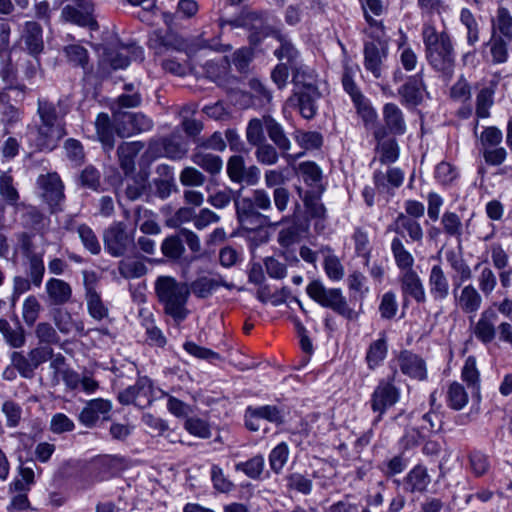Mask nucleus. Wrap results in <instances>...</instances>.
Returning <instances> with one entry per match:
<instances>
[{"mask_svg":"<svg viewBox=\"0 0 512 512\" xmlns=\"http://www.w3.org/2000/svg\"><path fill=\"white\" fill-rule=\"evenodd\" d=\"M232 200L237 220L247 231H256L265 226H277L286 222V217L273 222L269 215L263 213L273 211V204L269 193L262 188L252 190L247 196H241L240 192L234 196L231 189L217 191L209 195L207 202L216 209H223Z\"/></svg>","mask_w":512,"mask_h":512,"instance_id":"obj_1","label":"nucleus"},{"mask_svg":"<svg viewBox=\"0 0 512 512\" xmlns=\"http://www.w3.org/2000/svg\"><path fill=\"white\" fill-rule=\"evenodd\" d=\"M422 36L427 62L443 81L449 82L455 69V53L450 36L445 32L438 33L433 26H425Z\"/></svg>","mask_w":512,"mask_h":512,"instance_id":"obj_2","label":"nucleus"},{"mask_svg":"<svg viewBox=\"0 0 512 512\" xmlns=\"http://www.w3.org/2000/svg\"><path fill=\"white\" fill-rule=\"evenodd\" d=\"M155 293L163 311L179 325L190 314L187 302L190 296L189 285L179 282L172 276H159L155 281Z\"/></svg>","mask_w":512,"mask_h":512,"instance_id":"obj_3","label":"nucleus"},{"mask_svg":"<svg viewBox=\"0 0 512 512\" xmlns=\"http://www.w3.org/2000/svg\"><path fill=\"white\" fill-rule=\"evenodd\" d=\"M370 38L364 42V67L378 79L382 76L384 62L388 56V42L384 27L377 25L374 30L364 31Z\"/></svg>","mask_w":512,"mask_h":512,"instance_id":"obj_4","label":"nucleus"},{"mask_svg":"<svg viewBox=\"0 0 512 512\" xmlns=\"http://www.w3.org/2000/svg\"><path fill=\"white\" fill-rule=\"evenodd\" d=\"M306 292L308 296L322 307L329 308L337 314L352 320L356 313L349 307L342 291L338 288H326L319 280L311 281Z\"/></svg>","mask_w":512,"mask_h":512,"instance_id":"obj_5","label":"nucleus"},{"mask_svg":"<svg viewBox=\"0 0 512 512\" xmlns=\"http://www.w3.org/2000/svg\"><path fill=\"white\" fill-rule=\"evenodd\" d=\"M105 251L112 257H124L135 248L134 232L122 221L113 222L103 232Z\"/></svg>","mask_w":512,"mask_h":512,"instance_id":"obj_6","label":"nucleus"},{"mask_svg":"<svg viewBox=\"0 0 512 512\" xmlns=\"http://www.w3.org/2000/svg\"><path fill=\"white\" fill-rule=\"evenodd\" d=\"M225 25L250 30L249 41L252 45H258L271 32V27L265 23L262 14L258 12H246L230 20L220 19L219 26L223 28Z\"/></svg>","mask_w":512,"mask_h":512,"instance_id":"obj_7","label":"nucleus"},{"mask_svg":"<svg viewBox=\"0 0 512 512\" xmlns=\"http://www.w3.org/2000/svg\"><path fill=\"white\" fill-rule=\"evenodd\" d=\"M36 183L40 189V197L48 205L50 212L55 213L61 210L65 195L60 176L56 172L41 174Z\"/></svg>","mask_w":512,"mask_h":512,"instance_id":"obj_8","label":"nucleus"},{"mask_svg":"<svg viewBox=\"0 0 512 512\" xmlns=\"http://www.w3.org/2000/svg\"><path fill=\"white\" fill-rule=\"evenodd\" d=\"M187 152V144L182 141L181 136L171 134L160 139H152L145 154L152 159L167 157L172 160H180L185 157Z\"/></svg>","mask_w":512,"mask_h":512,"instance_id":"obj_9","label":"nucleus"},{"mask_svg":"<svg viewBox=\"0 0 512 512\" xmlns=\"http://www.w3.org/2000/svg\"><path fill=\"white\" fill-rule=\"evenodd\" d=\"M113 124L115 132L122 138L149 131L153 127L152 120L146 115L120 110L114 114Z\"/></svg>","mask_w":512,"mask_h":512,"instance_id":"obj_10","label":"nucleus"},{"mask_svg":"<svg viewBox=\"0 0 512 512\" xmlns=\"http://www.w3.org/2000/svg\"><path fill=\"white\" fill-rule=\"evenodd\" d=\"M61 17L70 23L97 29L98 23L95 16V5L92 0H74L61 11Z\"/></svg>","mask_w":512,"mask_h":512,"instance_id":"obj_11","label":"nucleus"},{"mask_svg":"<svg viewBox=\"0 0 512 512\" xmlns=\"http://www.w3.org/2000/svg\"><path fill=\"white\" fill-rule=\"evenodd\" d=\"M342 85L344 90L350 95L357 114L362 118L366 126L374 124L377 119V113L371 106L370 101L362 94L348 69L342 76Z\"/></svg>","mask_w":512,"mask_h":512,"instance_id":"obj_12","label":"nucleus"},{"mask_svg":"<svg viewBox=\"0 0 512 512\" xmlns=\"http://www.w3.org/2000/svg\"><path fill=\"white\" fill-rule=\"evenodd\" d=\"M144 52L142 47L135 43L118 44L115 47L109 46L104 49L103 60L108 62L114 69L126 68L131 60H143Z\"/></svg>","mask_w":512,"mask_h":512,"instance_id":"obj_13","label":"nucleus"},{"mask_svg":"<svg viewBox=\"0 0 512 512\" xmlns=\"http://www.w3.org/2000/svg\"><path fill=\"white\" fill-rule=\"evenodd\" d=\"M71 100L68 96H62L56 103L48 99H38L37 115L40 122L54 125H64V118L70 112Z\"/></svg>","mask_w":512,"mask_h":512,"instance_id":"obj_14","label":"nucleus"},{"mask_svg":"<svg viewBox=\"0 0 512 512\" xmlns=\"http://www.w3.org/2000/svg\"><path fill=\"white\" fill-rule=\"evenodd\" d=\"M85 288V301L88 314L96 321L108 318L109 308L96 290V276L94 272L83 271Z\"/></svg>","mask_w":512,"mask_h":512,"instance_id":"obj_15","label":"nucleus"},{"mask_svg":"<svg viewBox=\"0 0 512 512\" xmlns=\"http://www.w3.org/2000/svg\"><path fill=\"white\" fill-rule=\"evenodd\" d=\"M32 141L37 150L39 151H52L54 150L60 140L66 135L64 125L46 124L40 122L32 132Z\"/></svg>","mask_w":512,"mask_h":512,"instance_id":"obj_16","label":"nucleus"},{"mask_svg":"<svg viewBox=\"0 0 512 512\" xmlns=\"http://www.w3.org/2000/svg\"><path fill=\"white\" fill-rule=\"evenodd\" d=\"M401 103L407 107H416L423 102L426 93L423 71L408 76L405 82L398 88Z\"/></svg>","mask_w":512,"mask_h":512,"instance_id":"obj_17","label":"nucleus"},{"mask_svg":"<svg viewBox=\"0 0 512 512\" xmlns=\"http://www.w3.org/2000/svg\"><path fill=\"white\" fill-rule=\"evenodd\" d=\"M264 180L267 188L275 187L271 202L274 204L276 211L280 214L284 213L288 208L291 194L287 188L282 186L285 183L283 172L267 170L264 174Z\"/></svg>","mask_w":512,"mask_h":512,"instance_id":"obj_18","label":"nucleus"},{"mask_svg":"<svg viewBox=\"0 0 512 512\" xmlns=\"http://www.w3.org/2000/svg\"><path fill=\"white\" fill-rule=\"evenodd\" d=\"M394 375L388 380L379 382L372 394V409L374 412L383 414L389 407L399 400V389L393 384Z\"/></svg>","mask_w":512,"mask_h":512,"instance_id":"obj_19","label":"nucleus"},{"mask_svg":"<svg viewBox=\"0 0 512 512\" xmlns=\"http://www.w3.org/2000/svg\"><path fill=\"white\" fill-rule=\"evenodd\" d=\"M151 383L146 377L139 378L135 385L127 387L119 393L118 400L121 404H133L138 407H144L150 403Z\"/></svg>","mask_w":512,"mask_h":512,"instance_id":"obj_20","label":"nucleus"},{"mask_svg":"<svg viewBox=\"0 0 512 512\" xmlns=\"http://www.w3.org/2000/svg\"><path fill=\"white\" fill-rule=\"evenodd\" d=\"M397 362L404 375L418 381L427 379L426 362L421 356L409 350H403L399 353Z\"/></svg>","mask_w":512,"mask_h":512,"instance_id":"obj_21","label":"nucleus"},{"mask_svg":"<svg viewBox=\"0 0 512 512\" xmlns=\"http://www.w3.org/2000/svg\"><path fill=\"white\" fill-rule=\"evenodd\" d=\"M24 49L33 57L39 56L44 50L43 29L36 21H26L20 36Z\"/></svg>","mask_w":512,"mask_h":512,"instance_id":"obj_22","label":"nucleus"},{"mask_svg":"<svg viewBox=\"0 0 512 512\" xmlns=\"http://www.w3.org/2000/svg\"><path fill=\"white\" fill-rule=\"evenodd\" d=\"M182 40L173 32L167 30H154L148 39V47L156 55H163L172 50H179Z\"/></svg>","mask_w":512,"mask_h":512,"instance_id":"obj_23","label":"nucleus"},{"mask_svg":"<svg viewBox=\"0 0 512 512\" xmlns=\"http://www.w3.org/2000/svg\"><path fill=\"white\" fill-rule=\"evenodd\" d=\"M403 296L413 298L417 303L426 300L425 289L419 275L415 270L402 272L399 277Z\"/></svg>","mask_w":512,"mask_h":512,"instance_id":"obj_24","label":"nucleus"},{"mask_svg":"<svg viewBox=\"0 0 512 512\" xmlns=\"http://www.w3.org/2000/svg\"><path fill=\"white\" fill-rule=\"evenodd\" d=\"M320 96L319 90L295 91L289 102L298 107L303 118L310 120L317 113L316 101Z\"/></svg>","mask_w":512,"mask_h":512,"instance_id":"obj_25","label":"nucleus"},{"mask_svg":"<svg viewBox=\"0 0 512 512\" xmlns=\"http://www.w3.org/2000/svg\"><path fill=\"white\" fill-rule=\"evenodd\" d=\"M15 210L21 213L23 226L36 232L43 231L49 222L44 213L36 206L21 202L15 207Z\"/></svg>","mask_w":512,"mask_h":512,"instance_id":"obj_26","label":"nucleus"},{"mask_svg":"<svg viewBox=\"0 0 512 512\" xmlns=\"http://www.w3.org/2000/svg\"><path fill=\"white\" fill-rule=\"evenodd\" d=\"M459 305L463 311L472 314L470 316V322L473 328V334L480 339V319L475 320L476 312L479 307V295L473 286L468 285L464 287L459 298Z\"/></svg>","mask_w":512,"mask_h":512,"instance_id":"obj_27","label":"nucleus"},{"mask_svg":"<svg viewBox=\"0 0 512 512\" xmlns=\"http://www.w3.org/2000/svg\"><path fill=\"white\" fill-rule=\"evenodd\" d=\"M141 141L122 142L117 148L119 165L126 176L135 171V158L144 148Z\"/></svg>","mask_w":512,"mask_h":512,"instance_id":"obj_28","label":"nucleus"},{"mask_svg":"<svg viewBox=\"0 0 512 512\" xmlns=\"http://www.w3.org/2000/svg\"><path fill=\"white\" fill-rule=\"evenodd\" d=\"M45 290L51 305H64L68 303L72 297L70 284L59 278H50L46 282Z\"/></svg>","mask_w":512,"mask_h":512,"instance_id":"obj_29","label":"nucleus"},{"mask_svg":"<svg viewBox=\"0 0 512 512\" xmlns=\"http://www.w3.org/2000/svg\"><path fill=\"white\" fill-rule=\"evenodd\" d=\"M220 286L231 288V285L226 283L221 276L214 278L207 276L198 277L190 284L189 288L190 293L192 292L196 297L205 299L210 297Z\"/></svg>","mask_w":512,"mask_h":512,"instance_id":"obj_30","label":"nucleus"},{"mask_svg":"<svg viewBox=\"0 0 512 512\" xmlns=\"http://www.w3.org/2000/svg\"><path fill=\"white\" fill-rule=\"evenodd\" d=\"M266 132L273 143L272 145L278 148L283 157H286L288 151L291 149L292 143L287 137L282 125L271 116H266Z\"/></svg>","mask_w":512,"mask_h":512,"instance_id":"obj_31","label":"nucleus"},{"mask_svg":"<svg viewBox=\"0 0 512 512\" xmlns=\"http://www.w3.org/2000/svg\"><path fill=\"white\" fill-rule=\"evenodd\" d=\"M273 33L274 37L279 42V47L275 49L274 56L279 60H286L287 63L290 65V69H292V66L300 64L298 61L300 57V53L297 50V48L294 46L292 41L284 34H282L280 31H272L270 34Z\"/></svg>","mask_w":512,"mask_h":512,"instance_id":"obj_32","label":"nucleus"},{"mask_svg":"<svg viewBox=\"0 0 512 512\" xmlns=\"http://www.w3.org/2000/svg\"><path fill=\"white\" fill-rule=\"evenodd\" d=\"M383 120L387 130L394 135L406 132V123L402 110L394 103H386L382 110Z\"/></svg>","mask_w":512,"mask_h":512,"instance_id":"obj_33","label":"nucleus"},{"mask_svg":"<svg viewBox=\"0 0 512 512\" xmlns=\"http://www.w3.org/2000/svg\"><path fill=\"white\" fill-rule=\"evenodd\" d=\"M292 82L296 87V91L319 90L317 87V79L314 71L308 66L300 63L292 66Z\"/></svg>","mask_w":512,"mask_h":512,"instance_id":"obj_34","label":"nucleus"},{"mask_svg":"<svg viewBox=\"0 0 512 512\" xmlns=\"http://www.w3.org/2000/svg\"><path fill=\"white\" fill-rule=\"evenodd\" d=\"M431 482L427 468L417 465L411 469L404 479V489L408 492H424Z\"/></svg>","mask_w":512,"mask_h":512,"instance_id":"obj_35","label":"nucleus"},{"mask_svg":"<svg viewBox=\"0 0 512 512\" xmlns=\"http://www.w3.org/2000/svg\"><path fill=\"white\" fill-rule=\"evenodd\" d=\"M375 187L379 191L389 192L390 188H398L404 181V172L400 168H389L386 173L377 170L373 174Z\"/></svg>","mask_w":512,"mask_h":512,"instance_id":"obj_36","label":"nucleus"},{"mask_svg":"<svg viewBox=\"0 0 512 512\" xmlns=\"http://www.w3.org/2000/svg\"><path fill=\"white\" fill-rule=\"evenodd\" d=\"M192 161L211 175L219 174L223 168V160L220 156L208 153L199 148L195 149L192 155Z\"/></svg>","mask_w":512,"mask_h":512,"instance_id":"obj_37","label":"nucleus"},{"mask_svg":"<svg viewBox=\"0 0 512 512\" xmlns=\"http://www.w3.org/2000/svg\"><path fill=\"white\" fill-rule=\"evenodd\" d=\"M445 258L451 269L455 272L453 275L456 287H460L463 281L471 277V270L465 263L460 252L448 250L445 253Z\"/></svg>","mask_w":512,"mask_h":512,"instance_id":"obj_38","label":"nucleus"},{"mask_svg":"<svg viewBox=\"0 0 512 512\" xmlns=\"http://www.w3.org/2000/svg\"><path fill=\"white\" fill-rule=\"evenodd\" d=\"M95 128L99 140L103 144L105 150L110 151L114 147V124L106 113L98 114L95 120Z\"/></svg>","mask_w":512,"mask_h":512,"instance_id":"obj_39","label":"nucleus"},{"mask_svg":"<svg viewBox=\"0 0 512 512\" xmlns=\"http://www.w3.org/2000/svg\"><path fill=\"white\" fill-rule=\"evenodd\" d=\"M430 292L435 299H444L449 294V283L444 271L439 265L432 267L429 276Z\"/></svg>","mask_w":512,"mask_h":512,"instance_id":"obj_40","label":"nucleus"},{"mask_svg":"<svg viewBox=\"0 0 512 512\" xmlns=\"http://www.w3.org/2000/svg\"><path fill=\"white\" fill-rule=\"evenodd\" d=\"M389 229L396 233H402V230H405L410 239L415 242H421L423 238V230L420 224L402 213L397 216L394 225Z\"/></svg>","mask_w":512,"mask_h":512,"instance_id":"obj_41","label":"nucleus"},{"mask_svg":"<svg viewBox=\"0 0 512 512\" xmlns=\"http://www.w3.org/2000/svg\"><path fill=\"white\" fill-rule=\"evenodd\" d=\"M0 332L12 348H21L26 343L25 330L20 324L13 328L6 319H0Z\"/></svg>","mask_w":512,"mask_h":512,"instance_id":"obj_42","label":"nucleus"},{"mask_svg":"<svg viewBox=\"0 0 512 512\" xmlns=\"http://www.w3.org/2000/svg\"><path fill=\"white\" fill-rule=\"evenodd\" d=\"M391 251L393 257L395 259V263L397 267L402 272L408 270H414V257L412 254L404 247L402 240L398 237H395L391 242Z\"/></svg>","mask_w":512,"mask_h":512,"instance_id":"obj_43","label":"nucleus"},{"mask_svg":"<svg viewBox=\"0 0 512 512\" xmlns=\"http://www.w3.org/2000/svg\"><path fill=\"white\" fill-rule=\"evenodd\" d=\"M0 195L5 202L14 208L19 205L20 194L14 186L13 176L9 171L0 175Z\"/></svg>","mask_w":512,"mask_h":512,"instance_id":"obj_44","label":"nucleus"},{"mask_svg":"<svg viewBox=\"0 0 512 512\" xmlns=\"http://www.w3.org/2000/svg\"><path fill=\"white\" fill-rule=\"evenodd\" d=\"M118 271L125 279H135L144 276L147 273V267L140 260L125 258L119 261Z\"/></svg>","mask_w":512,"mask_h":512,"instance_id":"obj_45","label":"nucleus"},{"mask_svg":"<svg viewBox=\"0 0 512 512\" xmlns=\"http://www.w3.org/2000/svg\"><path fill=\"white\" fill-rule=\"evenodd\" d=\"M254 147V155L259 164L272 166L278 163L281 153L280 151L278 152V148H276L274 145L268 143L265 140L261 142V144H257Z\"/></svg>","mask_w":512,"mask_h":512,"instance_id":"obj_46","label":"nucleus"},{"mask_svg":"<svg viewBox=\"0 0 512 512\" xmlns=\"http://www.w3.org/2000/svg\"><path fill=\"white\" fill-rule=\"evenodd\" d=\"M161 252L171 261H178L182 257L185 247L179 233L177 235H170L162 241Z\"/></svg>","mask_w":512,"mask_h":512,"instance_id":"obj_47","label":"nucleus"},{"mask_svg":"<svg viewBox=\"0 0 512 512\" xmlns=\"http://www.w3.org/2000/svg\"><path fill=\"white\" fill-rule=\"evenodd\" d=\"M387 355V343L385 337L374 341L369 346L366 354V361L370 369L377 367Z\"/></svg>","mask_w":512,"mask_h":512,"instance_id":"obj_48","label":"nucleus"},{"mask_svg":"<svg viewBox=\"0 0 512 512\" xmlns=\"http://www.w3.org/2000/svg\"><path fill=\"white\" fill-rule=\"evenodd\" d=\"M264 130L266 131V116L262 119L253 118L248 122L246 128V139L251 146L261 144L265 141Z\"/></svg>","mask_w":512,"mask_h":512,"instance_id":"obj_49","label":"nucleus"},{"mask_svg":"<svg viewBox=\"0 0 512 512\" xmlns=\"http://www.w3.org/2000/svg\"><path fill=\"white\" fill-rule=\"evenodd\" d=\"M77 233L83 246L91 254L98 255L101 252L100 242L91 227L81 224L77 227Z\"/></svg>","mask_w":512,"mask_h":512,"instance_id":"obj_50","label":"nucleus"},{"mask_svg":"<svg viewBox=\"0 0 512 512\" xmlns=\"http://www.w3.org/2000/svg\"><path fill=\"white\" fill-rule=\"evenodd\" d=\"M493 34L498 30L504 37L512 39V17L506 8H499L492 20Z\"/></svg>","mask_w":512,"mask_h":512,"instance_id":"obj_51","label":"nucleus"},{"mask_svg":"<svg viewBox=\"0 0 512 512\" xmlns=\"http://www.w3.org/2000/svg\"><path fill=\"white\" fill-rule=\"evenodd\" d=\"M42 310V306L36 296H28L22 306V317L25 324L29 327L33 326Z\"/></svg>","mask_w":512,"mask_h":512,"instance_id":"obj_52","label":"nucleus"},{"mask_svg":"<svg viewBox=\"0 0 512 512\" xmlns=\"http://www.w3.org/2000/svg\"><path fill=\"white\" fill-rule=\"evenodd\" d=\"M245 160L241 155H232L229 157L226 165V171L229 179L237 184L243 183L245 173Z\"/></svg>","mask_w":512,"mask_h":512,"instance_id":"obj_53","label":"nucleus"},{"mask_svg":"<svg viewBox=\"0 0 512 512\" xmlns=\"http://www.w3.org/2000/svg\"><path fill=\"white\" fill-rule=\"evenodd\" d=\"M441 223L444 232L458 239V247L461 248V230L462 223L459 216L454 212H445L442 216Z\"/></svg>","mask_w":512,"mask_h":512,"instance_id":"obj_54","label":"nucleus"},{"mask_svg":"<svg viewBox=\"0 0 512 512\" xmlns=\"http://www.w3.org/2000/svg\"><path fill=\"white\" fill-rule=\"evenodd\" d=\"M460 21L467 30V41L468 44L474 46L479 39L478 23L472 12L463 8L460 14Z\"/></svg>","mask_w":512,"mask_h":512,"instance_id":"obj_55","label":"nucleus"},{"mask_svg":"<svg viewBox=\"0 0 512 512\" xmlns=\"http://www.w3.org/2000/svg\"><path fill=\"white\" fill-rule=\"evenodd\" d=\"M28 267L26 270L27 278L31 280L33 286L39 288L42 284L44 274H45V265L43 261V256L40 257H32L31 259H27Z\"/></svg>","mask_w":512,"mask_h":512,"instance_id":"obj_56","label":"nucleus"},{"mask_svg":"<svg viewBox=\"0 0 512 512\" xmlns=\"http://www.w3.org/2000/svg\"><path fill=\"white\" fill-rule=\"evenodd\" d=\"M184 426L190 434L200 438H209L212 434V426L205 418H186Z\"/></svg>","mask_w":512,"mask_h":512,"instance_id":"obj_57","label":"nucleus"},{"mask_svg":"<svg viewBox=\"0 0 512 512\" xmlns=\"http://www.w3.org/2000/svg\"><path fill=\"white\" fill-rule=\"evenodd\" d=\"M10 359L11 364L23 378L31 379L34 377L35 369L29 361L28 354L25 355L23 352L14 351L11 353Z\"/></svg>","mask_w":512,"mask_h":512,"instance_id":"obj_58","label":"nucleus"},{"mask_svg":"<svg viewBox=\"0 0 512 512\" xmlns=\"http://www.w3.org/2000/svg\"><path fill=\"white\" fill-rule=\"evenodd\" d=\"M295 140L305 150L318 149L323 143L322 135L315 131H301L295 132Z\"/></svg>","mask_w":512,"mask_h":512,"instance_id":"obj_59","label":"nucleus"},{"mask_svg":"<svg viewBox=\"0 0 512 512\" xmlns=\"http://www.w3.org/2000/svg\"><path fill=\"white\" fill-rule=\"evenodd\" d=\"M288 457L289 449L287 444L284 442L278 444L272 449L269 455V463L271 469L274 472L279 473L287 463Z\"/></svg>","mask_w":512,"mask_h":512,"instance_id":"obj_60","label":"nucleus"},{"mask_svg":"<svg viewBox=\"0 0 512 512\" xmlns=\"http://www.w3.org/2000/svg\"><path fill=\"white\" fill-rule=\"evenodd\" d=\"M65 54L68 61L74 66H80L86 70L88 65V51L81 45L72 44L65 47Z\"/></svg>","mask_w":512,"mask_h":512,"instance_id":"obj_61","label":"nucleus"},{"mask_svg":"<svg viewBox=\"0 0 512 512\" xmlns=\"http://www.w3.org/2000/svg\"><path fill=\"white\" fill-rule=\"evenodd\" d=\"M447 399L449 405L455 409L459 410L463 408L468 402V395L464 389V387L457 383L453 382L448 389Z\"/></svg>","mask_w":512,"mask_h":512,"instance_id":"obj_62","label":"nucleus"},{"mask_svg":"<svg viewBox=\"0 0 512 512\" xmlns=\"http://www.w3.org/2000/svg\"><path fill=\"white\" fill-rule=\"evenodd\" d=\"M67 158L75 165L80 166L85 161V152L80 141L69 138L64 143Z\"/></svg>","mask_w":512,"mask_h":512,"instance_id":"obj_63","label":"nucleus"},{"mask_svg":"<svg viewBox=\"0 0 512 512\" xmlns=\"http://www.w3.org/2000/svg\"><path fill=\"white\" fill-rule=\"evenodd\" d=\"M35 335L40 343L44 344H59L60 336L57 330L48 322H40L35 329Z\"/></svg>","mask_w":512,"mask_h":512,"instance_id":"obj_64","label":"nucleus"}]
</instances>
